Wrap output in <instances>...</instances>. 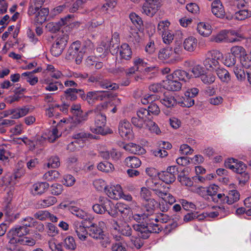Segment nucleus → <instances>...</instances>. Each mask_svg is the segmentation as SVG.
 Returning a JSON list of instances; mask_svg holds the SVG:
<instances>
[{
    "label": "nucleus",
    "mask_w": 251,
    "mask_h": 251,
    "mask_svg": "<svg viewBox=\"0 0 251 251\" xmlns=\"http://www.w3.org/2000/svg\"><path fill=\"white\" fill-rule=\"evenodd\" d=\"M160 6V0H145L141 12L143 14L151 17L157 12Z\"/></svg>",
    "instance_id": "nucleus-9"
},
{
    "label": "nucleus",
    "mask_w": 251,
    "mask_h": 251,
    "mask_svg": "<svg viewBox=\"0 0 251 251\" xmlns=\"http://www.w3.org/2000/svg\"><path fill=\"white\" fill-rule=\"evenodd\" d=\"M158 177L161 181L166 184H170L174 182L176 180V176L169 173L168 172H162L158 174Z\"/></svg>",
    "instance_id": "nucleus-32"
},
{
    "label": "nucleus",
    "mask_w": 251,
    "mask_h": 251,
    "mask_svg": "<svg viewBox=\"0 0 251 251\" xmlns=\"http://www.w3.org/2000/svg\"><path fill=\"white\" fill-rule=\"evenodd\" d=\"M29 112V108L27 106L13 108V119H18L26 115Z\"/></svg>",
    "instance_id": "nucleus-26"
},
{
    "label": "nucleus",
    "mask_w": 251,
    "mask_h": 251,
    "mask_svg": "<svg viewBox=\"0 0 251 251\" xmlns=\"http://www.w3.org/2000/svg\"><path fill=\"white\" fill-rule=\"evenodd\" d=\"M105 91H90L87 93L86 99L90 103L94 100H102L104 98Z\"/></svg>",
    "instance_id": "nucleus-28"
},
{
    "label": "nucleus",
    "mask_w": 251,
    "mask_h": 251,
    "mask_svg": "<svg viewBox=\"0 0 251 251\" xmlns=\"http://www.w3.org/2000/svg\"><path fill=\"white\" fill-rule=\"evenodd\" d=\"M201 80L206 84H211L215 80V76L212 73L203 74L201 77Z\"/></svg>",
    "instance_id": "nucleus-54"
},
{
    "label": "nucleus",
    "mask_w": 251,
    "mask_h": 251,
    "mask_svg": "<svg viewBox=\"0 0 251 251\" xmlns=\"http://www.w3.org/2000/svg\"><path fill=\"white\" fill-rule=\"evenodd\" d=\"M58 88L62 89L63 85L61 82L55 81L54 82H50L47 84L45 87V89L49 91H55L58 90Z\"/></svg>",
    "instance_id": "nucleus-57"
},
{
    "label": "nucleus",
    "mask_w": 251,
    "mask_h": 251,
    "mask_svg": "<svg viewBox=\"0 0 251 251\" xmlns=\"http://www.w3.org/2000/svg\"><path fill=\"white\" fill-rule=\"evenodd\" d=\"M227 36L229 37V39H227V43L240 41L244 38V36L242 34L235 30L227 31Z\"/></svg>",
    "instance_id": "nucleus-37"
},
{
    "label": "nucleus",
    "mask_w": 251,
    "mask_h": 251,
    "mask_svg": "<svg viewBox=\"0 0 251 251\" xmlns=\"http://www.w3.org/2000/svg\"><path fill=\"white\" fill-rule=\"evenodd\" d=\"M120 55L123 59L128 60L131 57L132 51L128 44H123L119 49Z\"/></svg>",
    "instance_id": "nucleus-30"
},
{
    "label": "nucleus",
    "mask_w": 251,
    "mask_h": 251,
    "mask_svg": "<svg viewBox=\"0 0 251 251\" xmlns=\"http://www.w3.org/2000/svg\"><path fill=\"white\" fill-rule=\"evenodd\" d=\"M118 129L120 135L125 139L130 140L133 138L131 125L127 120L123 119L120 121Z\"/></svg>",
    "instance_id": "nucleus-10"
},
{
    "label": "nucleus",
    "mask_w": 251,
    "mask_h": 251,
    "mask_svg": "<svg viewBox=\"0 0 251 251\" xmlns=\"http://www.w3.org/2000/svg\"><path fill=\"white\" fill-rule=\"evenodd\" d=\"M251 16V11L248 10L244 9L236 12L234 15V18L237 20H244Z\"/></svg>",
    "instance_id": "nucleus-47"
},
{
    "label": "nucleus",
    "mask_w": 251,
    "mask_h": 251,
    "mask_svg": "<svg viewBox=\"0 0 251 251\" xmlns=\"http://www.w3.org/2000/svg\"><path fill=\"white\" fill-rule=\"evenodd\" d=\"M240 65L245 68H248L251 66V58L246 53V55H243L240 58Z\"/></svg>",
    "instance_id": "nucleus-64"
},
{
    "label": "nucleus",
    "mask_w": 251,
    "mask_h": 251,
    "mask_svg": "<svg viewBox=\"0 0 251 251\" xmlns=\"http://www.w3.org/2000/svg\"><path fill=\"white\" fill-rule=\"evenodd\" d=\"M163 87L170 91H176L180 90L181 83L174 77L170 78V75L166 76V79L163 81Z\"/></svg>",
    "instance_id": "nucleus-14"
},
{
    "label": "nucleus",
    "mask_w": 251,
    "mask_h": 251,
    "mask_svg": "<svg viewBox=\"0 0 251 251\" xmlns=\"http://www.w3.org/2000/svg\"><path fill=\"white\" fill-rule=\"evenodd\" d=\"M7 148V147L5 145L0 146V160L5 162H8L9 157L11 156V153Z\"/></svg>",
    "instance_id": "nucleus-43"
},
{
    "label": "nucleus",
    "mask_w": 251,
    "mask_h": 251,
    "mask_svg": "<svg viewBox=\"0 0 251 251\" xmlns=\"http://www.w3.org/2000/svg\"><path fill=\"white\" fill-rule=\"evenodd\" d=\"M170 220V217L165 214L159 213L157 216H154V218H151V222H153L155 224H157L158 222L162 223H166Z\"/></svg>",
    "instance_id": "nucleus-49"
},
{
    "label": "nucleus",
    "mask_w": 251,
    "mask_h": 251,
    "mask_svg": "<svg viewBox=\"0 0 251 251\" xmlns=\"http://www.w3.org/2000/svg\"><path fill=\"white\" fill-rule=\"evenodd\" d=\"M28 228L24 226L12 228L7 233L9 243L11 244L18 243L24 235L28 233Z\"/></svg>",
    "instance_id": "nucleus-7"
},
{
    "label": "nucleus",
    "mask_w": 251,
    "mask_h": 251,
    "mask_svg": "<svg viewBox=\"0 0 251 251\" xmlns=\"http://www.w3.org/2000/svg\"><path fill=\"white\" fill-rule=\"evenodd\" d=\"M125 163L128 167L137 168L141 166V161L135 156H129L125 159Z\"/></svg>",
    "instance_id": "nucleus-31"
},
{
    "label": "nucleus",
    "mask_w": 251,
    "mask_h": 251,
    "mask_svg": "<svg viewBox=\"0 0 251 251\" xmlns=\"http://www.w3.org/2000/svg\"><path fill=\"white\" fill-rule=\"evenodd\" d=\"M84 146V144L82 142H78L76 140L72 141L68 144L67 150L70 151H79Z\"/></svg>",
    "instance_id": "nucleus-51"
},
{
    "label": "nucleus",
    "mask_w": 251,
    "mask_h": 251,
    "mask_svg": "<svg viewBox=\"0 0 251 251\" xmlns=\"http://www.w3.org/2000/svg\"><path fill=\"white\" fill-rule=\"evenodd\" d=\"M198 45L197 39L193 36L186 38L183 41V46L186 50L192 52L196 49Z\"/></svg>",
    "instance_id": "nucleus-19"
},
{
    "label": "nucleus",
    "mask_w": 251,
    "mask_h": 251,
    "mask_svg": "<svg viewBox=\"0 0 251 251\" xmlns=\"http://www.w3.org/2000/svg\"><path fill=\"white\" fill-rule=\"evenodd\" d=\"M22 76H26V81L29 83L31 85H34L38 81V77L33 76L31 72L24 73L22 74Z\"/></svg>",
    "instance_id": "nucleus-61"
},
{
    "label": "nucleus",
    "mask_w": 251,
    "mask_h": 251,
    "mask_svg": "<svg viewBox=\"0 0 251 251\" xmlns=\"http://www.w3.org/2000/svg\"><path fill=\"white\" fill-rule=\"evenodd\" d=\"M73 139L78 142H82L84 144V141L87 138H93L94 136L89 133L80 132L75 133L73 136Z\"/></svg>",
    "instance_id": "nucleus-40"
},
{
    "label": "nucleus",
    "mask_w": 251,
    "mask_h": 251,
    "mask_svg": "<svg viewBox=\"0 0 251 251\" xmlns=\"http://www.w3.org/2000/svg\"><path fill=\"white\" fill-rule=\"evenodd\" d=\"M50 249L52 251H63L61 244L57 243L54 239H51L48 241Z\"/></svg>",
    "instance_id": "nucleus-62"
},
{
    "label": "nucleus",
    "mask_w": 251,
    "mask_h": 251,
    "mask_svg": "<svg viewBox=\"0 0 251 251\" xmlns=\"http://www.w3.org/2000/svg\"><path fill=\"white\" fill-rule=\"evenodd\" d=\"M223 58V54L219 50H213L208 51L205 54L203 65L208 71L215 70L220 65L219 61Z\"/></svg>",
    "instance_id": "nucleus-5"
},
{
    "label": "nucleus",
    "mask_w": 251,
    "mask_h": 251,
    "mask_svg": "<svg viewBox=\"0 0 251 251\" xmlns=\"http://www.w3.org/2000/svg\"><path fill=\"white\" fill-rule=\"evenodd\" d=\"M158 203L156 201L153 199H150L145 201L143 203V209L144 212L148 216L152 215L154 212L155 207L157 206Z\"/></svg>",
    "instance_id": "nucleus-17"
},
{
    "label": "nucleus",
    "mask_w": 251,
    "mask_h": 251,
    "mask_svg": "<svg viewBox=\"0 0 251 251\" xmlns=\"http://www.w3.org/2000/svg\"><path fill=\"white\" fill-rule=\"evenodd\" d=\"M98 169L103 172L111 173L114 170V167L111 163L105 161L100 163L98 165Z\"/></svg>",
    "instance_id": "nucleus-42"
},
{
    "label": "nucleus",
    "mask_w": 251,
    "mask_h": 251,
    "mask_svg": "<svg viewBox=\"0 0 251 251\" xmlns=\"http://www.w3.org/2000/svg\"><path fill=\"white\" fill-rule=\"evenodd\" d=\"M215 71L222 82L228 83L230 80V75L228 71L224 68L218 67Z\"/></svg>",
    "instance_id": "nucleus-23"
},
{
    "label": "nucleus",
    "mask_w": 251,
    "mask_h": 251,
    "mask_svg": "<svg viewBox=\"0 0 251 251\" xmlns=\"http://www.w3.org/2000/svg\"><path fill=\"white\" fill-rule=\"evenodd\" d=\"M49 187L47 182H37L34 184L31 188V192L34 195H41L44 193Z\"/></svg>",
    "instance_id": "nucleus-18"
},
{
    "label": "nucleus",
    "mask_w": 251,
    "mask_h": 251,
    "mask_svg": "<svg viewBox=\"0 0 251 251\" xmlns=\"http://www.w3.org/2000/svg\"><path fill=\"white\" fill-rule=\"evenodd\" d=\"M211 12L217 18H223L225 16L224 7L220 0H215L211 4Z\"/></svg>",
    "instance_id": "nucleus-15"
},
{
    "label": "nucleus",
    "mask_w": 251,
    "mask_h": 251,
    "mask_svg": "<svg viewBox=\"0 0 251 251\" xmlns=\"http://www.w3.org/2000/svg\"><path fill=\"white\" fill-rule=\"evenodd\" d=\"M240 198V194L239 192L235 190H233L229 191L228 194L226 197H225V199L223 200L224 203H226L228 204H232V203L237 201Z\"/></svg>",
    "instance_id": "nucleus-27"
},
{
    "label": "nucleus",
    "mask_w": 251,
    "mask_h": 251,
    "mask_svg": "<svg viewBox=\"0 0 251 251\" xmlns=\"http://www.w3.org/2000/svg\"><path fill=\"white\" fill-rule=\"evenodd\" d=\"M50 216V213L47 210H39L34 214V218L40 221L47 220Z\"/></svg>",
    "instance_id": "nucleus-56"
},
{
    "label": "nucleus",
    "mask_w": 251,
    "mask_h": 251,
    "mask_svg": "<svg viewBox=\"0 0 251 251\" xmlns=\"http://www.w3.org/2000/svg\"><path fill=\"white\" fill-rule=\"evenodd\" d=\"M64 247L69 250H74L76 247L74 238L71 236H67L64 240Z\"/></svg>",
    "instance_id": "nucleus-50"
},
{
    "label": "nucleus",
    "mask_w": 251,
    "mask_h": 251,
    "mask_svg": "<svg viewBox=\"0 0 251 251\" xmlns=\"http://www.w3.org/2000/svg\"><path fill=\"white\" fill-rule=\"evenodd\" d=\"M59 159L57 156H52L48 160L47 166L49 168H56L60 166Z\"/></svg>",
    "instance_id": "nucleus-63"
},
{
    "label": "nucleus",
    "mask_w": 251,
    "mask_h": 251,
    "mask_svg": "<svg viewBox=\"0 0 251 251\" xmlns=\"http://www.w3.org/2000/svg\"><path fill=\"white\" fill-rule=\"evenodd\" d=\"M198 32L204 36H209L212 32L211 26L208 24L203 22L198 24L197 26Z\"/></svg>",
    "instance_id": "nucleus-29"
},
{
    "label": "nucleus",
    "mask_w": 251,
    "mask_h": 251,
    "mask_svg": "<svg viewBox=\"0 0 251 251\" xmlns=\"http://www.w3.org/2000/svg\"><path fill=\"white\" fill-rule=\"evenodd\" d=\"M228 39L227 31H222L215 36L214 41L216 42H227V39Z\"/></svg>",
    "instance_id": "nucleus-60"
},
{
    "label": "nucleus",
    "mask_w": 251,
    "mask_h": 251,
    "mask_svg": "<svg viewBox=\"0 0 251 251\" xmlns=\"http://www.w3.org/2000/svg\"><path fill=\"white\" fill-rule=\"evenodd\" d=\"M68 39V34L62 33L61 35H60L52 45L50 49L52 55L56 57L59 56L65 49Z\"/></svg>",
    "instance_id": "nucleus-8"
},
{
    "label": "nucleus",
    "mask_w": 251,
    "mask_h": 251,
    "mask_svg": "<svg viewBox=\"0 0 251 251\" xmlns=\"http://www.w3.org/2000/svg\"><path fill=\"white\" fill-rule=\"evenodd\" d=\"M137 116L139 119L143 120V122L146 123V125L152 118L150 114V112L147 111V109L143 108H140L137 111Z\"/></svg>",
    "instance_id": "nucleus-39"
},
{
    "label": "nucleus",
    "mask_w": 251,
    "mask_h": 251,
    "mask_svg": "<svg viewBox=\"0 0 251 251\" xmlns=\"http://www.w3.org/2000/svg\"><path fill=\"white\" fill-rule=\"evenodd\" d=\"M49 13V10L48 8H39V10L35 14V22L38 24H42L46 21Z\"/></svg>",
    "instance_id": "nucleus-21"
},
{
    "label": "nucleus",
    "mask_w": 251,
    "mask_h": 251,
    "mask_svg": "<svg viewBox=\"0 0 251 251\" xmlns=\"http://www.w3.org/2000/svg\"><path fill=\"white\" fill-rule=\"evenodd\" d=\"M93 219L94 218L90 216L88 217V224H84V225L89 228V235L94 239H103V228L105 226V223L102 221H100L98 224H96L93 223Z\"/></svg>",
    "instance_id": "nucleus-6"
},
{
    "label": "nucleus",
    "mask_w": 251,
    "mask_h": 251,
    "mask_svg": "<svg viewBox=\"0 0 251 251\" xmlns=\"http://www.w3.org/2000/svg\"><path fill=\"white\" fill-rule=\"evenodd\" d=\"M105 193L111 199L119 200L123 197V191L121 185L119 184L108 186Z\"/></svg>",
    "instance_id": "nucleus-12"
},
{
    "label": "nucleus",
    "mask_w": 251,
    "mask_h": 251,
    "mask_svg": "<svg viewBox=\"0 0 251 251\" xmlns=\"http://www.w3.org/2000/svg\"><path fill=\"white\" fill-rule=\"evenodd\" d=\"M174 77L176 80L187 81L190 79L191 75L188 73L182 70H176L173 74L170 75V78Z\"/></svg>",
    "instance_id": "nucleus-25"
},
{
    "label": "nucleus",
    "mask_w": 251,
    "mask_h": 251,
    "mask_svg": "<svg viewBox=\"0 0 251 251\" xmlns=\"http://www.w3.org/2000/svg\"><path fill=\"white\" fill-rule=\"evenodd\" d=\"M124 148L126 151L134 154H143L146 152L145 150L143 147L133 143L126 145Z\"/></svg>",
    "instance_id": "nucleus-24"
},
{
    "label": "nucleus",
    "mask_w": 251,
    "mask_h": 251,
    "mask_svg": "<svg viewBox=\"0 0 251 251\" xmlns=\"http://www.w3.org/2000/svg\"><path fill=\"white\" fill-rule=\"evenodd\" d=\"M236 58L231 53H228L225 55V59L223 63L227 67H232L235 65Z\"/></svg>",
    "instance_id": "nucleus-45"
},
{
    "label": "nucleus",
    "mask_w": 251,
    "mask_h": 251,
    "mask_svg": "<svg viewBox=\"0 0 251 251\" xmlns=\"http://www.w3.org/2000/svg\"><path fill=\"white\" fill-rule=\"evenodd\" d=\"M133 218L138 223L133 226V229L141 238L147 239L151 233H159L161 230L159 224L151 222V218H149L146 212L135 214L133 215Z\"/></svg>",
    "instance_id": "nucleus-2"
},
{
    "label": "nucleus",
    "mask_w": 251,
    "mask_h": 251,
    "mask_svg": "<svg viewBox=\"0 0 251 251\" xmlns=\"http://www.w3.org/2000/svg\"><path fill=\"white\" fill-rule=\"evenodd\" d=\"M46 70L52 78L56 79H62V72L56 69L53 65H48Z\"/></svg>",
    "instance_id": "nucleus-35"
},
{
    "label": "nucleus",
    "mask_w": 251,
    "mask_h": 251,
    "mask_svg": "<svg viewBox=\"0 0 251 251\" xmlns=\"http://www.w3.org/2000/svg\"><path fill=\"white\" fill-rule=\"evenodd\" d=\"M59 176L60 174L58 171L51 170L45 173L43 176V178L47 181H51L56 180L59 177Z\"/></svg>",
    "instance_id": "nucleus-48"
},
{
    "label": "nucleus",
    "mask_w": 251,
    "mask_h": 251,
    "mask_svg": "<svg viewBox=\"0 0 251 251\" xmlns=\"http://www.w3.org/2000/svg\"><path fill=\"white\" fill-rule=\"evenodd\" d=\"M69 210L71 213L79 218L84 219L85 217L88 218L87 213L77 206L70 205L69 206Z\"/></svg>",
    "instance_id": "nucleus-38"
},
{
    "label": "nucleus",
    "mask_w": 251,
    "mask_h": 251,
    "mask_svg": "<svg viewBox=\"0 0 251 251\" xmlns=\"http://www.w3.org/2000/svg\"><path fill=\"white\" fill-rule=\"evenodd\" d=\"M114 225L113 228L115 230H118L120 233L126 236H130L132 235V229L130 226L126 222H117L113 220Z\"/></svg>",
    "instance_id": "nucleus-13"
},
{
    "label": "nucleus",
    "mask_w": 251,
    "mask_h": 251,
    "mask_svg": "<svg viewBox=\"0 0 251 251\" xmlns=\"http://www.w3.org/2000/svg\"><path fill=\"white\" fill-rule=\"evenodd\" d=\"M191 72L193 75L194 77H201L204 72L203 67L200 64L194 66L191 70Z\"/></svg>",
    "instance_id": "nucleus-53"
},
{
    "label": "nucleus",
    "mask_w": 251,
    "mask_h": 251,
    "mask_svg": "<svg viewBox=\"0 0 251 251\" xmlns=\"http://www.w3.org/2000/svg\"><path fill=\"white\" fill-rule=\"evenodd\" d=\"M110 204V201L108 199L104 197H100L99 199V203L96 204L93 206V211L100 214L104 213L108 206Z\"/></svg>",
    "instance_id": "nucleus-16"
},
{
    "label": "nucleus",
    "mask_w": 251,
    "mask_h": 251,
    "mask_svg": "<svg viewBox=\"0 0 251 251\" xmlns=\"http://www.w3.org/2000/svg\"><path fill=\"white\" fill-rule=\"evenodd\" d=\"M62 78L65 77H75L76 78L81 77L82 78H86L88 77V75L86 74H78L73 73L70 70H65L62 72Z\"/></svg>",
    "instance_id": "nucleus-52"
},
{
    "label": "nucleus",
    "mask_w": 251,
    "mask_h": 251,
    "mask_svg": "<svg viewBox=\"0 0 251 251\" xmlns=\"http://www.w3.org/2000/svg\"><path fill=\"white\" fill-rule=\"evenodd\" d=\"M231 53L236 58H240L244 55H246V50L241 46H234L230 49Z\"/></svg>",
    "instance_id": "nucleus-44"
},
{
    "label": "nucleus",
    "mask_w": 251,
    "mask_h": 251,
    "mask_svg": "<svg viewBox=\"0 0 251 251\" xmlns=\"http://www.w3.org/2000/svg\"><path fill=\"white\" fill-rule=\"evenodd\" d=\"M92 112H93L92 110L88 111L86 112H83L82 111L79 112L78 113L75 115L74 116V122L77 124H81L88 119V116L89 115H91Z\"/></svg>",
    "instance_id": "nucleus-34"
},
{
    "label": "nucleus",
    "mask_w": 251,
    "mask_h": 251,
    "mask_svg": "<svg viewBox=\"0 0 251 251\" xmlns=\"http://www.w3.org/2000/svg\"><path fill=\"white\" fill-rule=\"evenodd\" d=\"M243 68L240 64H237L233 69L237 79L240 81H244L246 78V74Z\"/></svg>",
    "instance_id": "nucleus-36"
},
{
    "label": "nucleus",
    "mask_w": 251,
    "mask_h": 251,
    "mask_svg": "<svg viewBox=\"0 0 251 251\" xmlns=\"http://www.w3.org/2000/svg\"><path fill=\"white\" fill-rule=\"evenodd\" d=\"M160 102L167 107H173L176 103L174 97L169 94H165L163 98L160 100Z\"/></svg>",
    "instance_id": "nucleus-33"
},
{
    "label": "nucleus",
    "mask_w": 251,
    "mask_h": 251,
    "mask_svg": "<svg viewBox=\"0 0 251 251\" xmlns=\"http://www.w3.org/2000/svg\"><path fill=\"white\" fill-rule=\"evenodd\" d=\"M57 202L55 197L49 196L44 199L39 200L37 203L38 208H44L53 205Z\"/></svg>",
    "instance_id": "nucleus-22"
},
{
    "label": "nucleus",
    "mask_w": 251,
    "mask_h": 251,
    "mask_svg": "<svg viewBox=\"0 0 251 251\" xmlns=\"http://www.w3.org/2000/svg\"><path fill=\"white\" fill-rule=\"evenodd\" d=\"M146 185L153 192L155 196L164 201V202H161L159 204L160 209L162 211H167L170 205L175 202V197L169 193V187L160 180L148 179L146 181Z\"/></svg>",
    "instance_id": "nucleus-1"
},
{
    "label": "nucleus",
    "mask_w": 251,
    "mask_h": 251,
    "mask_svg": "<svg viewBox=\"0 0 251 251\" xmlns=\"http://www.w3.org/2000/svg\"><path fill=\"white\" fill-rule=\"evenodd\" d=\"M106 104H100L98 105L96 108L92 110V116L95 118V126L91 127L92 132L96 134H104L105 131L104 127L106 124V117L101 113V111L105 109Z\"/></svg>",
    "instance_id": "nucleus-4"
},
{
    "label": "nucleus",
    "mask_w": 251,
    "mask_h": 251,
    "mask_svg": "<svg viewBox=\"0 0 251 251\" xmlns=\"http://www.w3.org/2000/svg\"><path fill=\"white\" fill-rule=\"evenodd\" d=\"M98 85L103 89L108 90H116L118 88V84L111 83L107 80H102L98 81Z\"/></svg>",
    "instance_id": "nucleus-46"
},
{
    "label": "nucleus",
    "mask_w": 251,
    "mask_h": 251,
    "mask_svg": "<svg viewBox=\"0 0 251 251\" xmlns=\"http://www.w3.org/2000/svg\"><path fill=\"white\" fill-rule=\"evenodd\" d=\"M93 185L98 191H101L103 190L106 191L107 187L106 185V182L102 179H97L93 181Z\"/></svg>",
    "instance_id": "nucleus-58"
},
{
    "label": "nucleus",
    "mask_w": 251,
    "mask_h": 251,
    "mask_svg": "<svg viewBox=\"0 0 251 251\" xmlns=\"http://www.w3.org/2000/svg\"><path fill=\"white\" fill-rule=\"evenodd\" d=\"M129 18L132 23L137 27L139 28L143 25L141 18L135 13H132L129 15Z\"/></svg>",
    "instance_id": "nucleus-59"
},
{
    "label": "nucleus",
    "mask_w": 251,
    "mask_h": 251,
    "mask_svg": "<svg viewBox=\"0 0 251 251\" xmlns=\"http://www.w3.org/2000/svg\"><path fill=\"white\" fill-rule=\"evenodd\" d=\"M88 224V218H86L81 223L78 221L75 222L73 224V227L78 238L81 241H85L87 238L88 231L86 229V226Z\"/></svg>",
    "instance_id": "nucleus-11"
},
{
    "label": "nucleus",
    "mask_w": 251,
    "mask_h": 251,
    "mask_svg": "<svg viewBox=\"0 0 251 251\" xmlns=\"http://www.w3.org/2000/svg\"><path fill=\"white\" fill-rule=\"evenodd\" d=\"M173 50L172 48H166L160 50L158 53V57L161 60H165L170 58L173 54Z\"/></svg>",
    "instance_id": "nucleus-41"
},
{
    "label": "nucleus",
    "mask_w": 251,
    "mask_h": 251,
    "mask_svg": "<svg viewBox=\"0 0 251 251\" xmlns=\"http://www.w3.org/2000/svg\"><path fill=\"white\" fill-rule=\"evenodd\" d=\"M79 92H81V90L76 88H69L65 91V93L67 99L75 100L77 98L76 94Z\"/></svg>",
    "instance_id": "nucleus-55"
},
{
    "label": "nucleus",
    "mask_w": 251,
    "mask_h": 251,
    "mask_svg": "<svg viewBox=\"0 0 251 251\" xmlns=\"http://www.w3.org/2000/svg\"><path fill=\"white\" fill-rule=\"evenodd\" d=\"M94 49V46L90 40L85 41L82 47L80 42H75L68 50L67 58L69 60L75 59L76 63L79 64L81 62L84 54L91 53Z\"/></svg>",
    "instance_id": "nucleus-3"
},
{
    "label": "nucleus",
    "mask_w": 251,
    "mask_h": 251,
    "mask_svg": "<svg viewBox=\"0 0 251 251\" xmlns=\"http://www.w3.org/2000/svg\"><path fill=\"white\" fill-rule=\"evenodd\" d=\"M45 0H32L30 1L27 10V14L32 16L40 8Z\"/></svg>",
    "instance_id": "nucleus-20"
}]
</instances>
